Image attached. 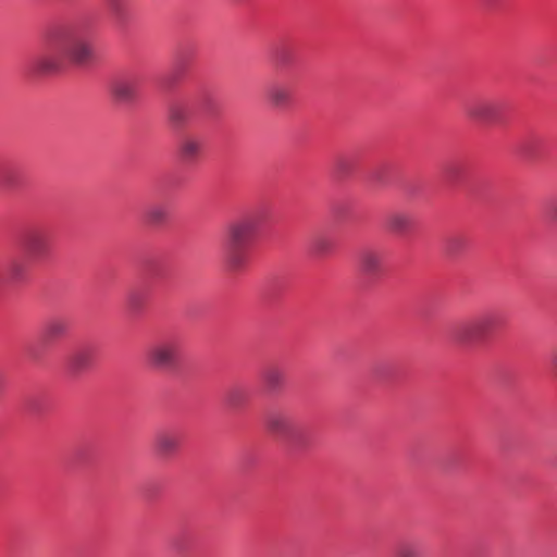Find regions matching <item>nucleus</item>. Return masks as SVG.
Instances as JSON below:
<instances>
[{
    "label": "nucleus",
    "mask_w": 557,
    "mask_h": 557,
    "mask_svg": "<svg viewBox=\"0 0 557 557\" xmlns=\"http://www.w3.org/2000/svg\"><path fill=\"white\" fill-rule=\"evenodd\" d=\"M5 277H3L1 274H0V286L3 284Z\"/></svg>",
    "instance_id": "28"
},
{
    "label": "nucleus",
    "mask_w": 557,
    "mask_h": 557,
    "mask_svg": "<svg viewBox=\"0 0 557 557\" xmlns=\"http://www.w3.org/2000/svg\"><path fill=\"white\" fill-rule=\"evenodd\" d=\"M169 121L176 127L183 126L189 120L187 108L182 104H172L169 109Z\"/></svg>",
    "instance_id": "21"
},
{
    "label": "nucleus",
    "mask_w": 557,
    "mask_h": 557,
    "mask_svg": "<svg viewBox=\"0 0 557 557\" xmlns=\"http://www.w3.org/2000/svg\"><path fill=\"white\" fill-rule=\"evenodd\" d=\"M263 381L270 391H276L285 382V373L276 366L268 367L262 374Z\"/></svg>",
    "instance_id": "17"
},
{
    "label": "nucleus",
    "mask_w": 557,
    "mask_h": 557,
    "mask_svg": "<svg viewBox=\"0 0 557 557\" xmlns=\"http://www.w3.org/2000/svg\"><path fill=\"white\" fill-rule=\"evenodd\" d=\"M226 404L232 408H238L246 401L245 392L240 388H232L227 392L225 396Z\"/></svg>",
    "instance_id": "22"
},
{
    "label": "nucleus",
    "mask_w": 557,
    "mask_h": 557,
    "mask_svg": "<svg viewBox=\"0 0 557 557\" xmlns=\"http://www.w3.org/2000/svg\"><path fill=\"white\" fill-rule=\"evenodd\" d=\"M258 224L252 216H242L225 228L223 260L231 271H240L248 263L249 250L256 238Z\"/></svg>",
    "instance_id": "2"
},
{
    "label": "nucleus",
    "mask_w": 557,
    "mask_h": 557,
    "mask_svg": "<svg viewBox=\"0 0 557 557\" xmlns=\"http://www.w3.org/2000/svg\"><path fill=\"white\" fill-rule=\"evenodd\" d=\"M110 11L113 15V17L122 22L125 17V2L126 0H107Z\"/></svg>",
    "instance_id": "24"
},
{
    "label": "nucleus",
    "mask_w": 557,
    "mask_h": 557,
    "mask_svg": "<svg viewBox=\"0 0 557 557\" xmlns=\"http://www.w3.org/2000/svg\"><path fill=\"white\" fill-rule=\"evenodd\" d=\"M265 98L271 108L283 110L290 106L293 91L286 84L274 83L267 88Z\"/></svg>",
    "instance_id": "9"
},
{
    "label": "nucleus",
    "mask_w": 557,
    "mask_h": 557,
    "mask_svg": "<svg viewBox=\"0 0 557 557\" xmlns=\"http://www.w3.org/2000/svg\"><path fill=\"white\" fill-rule=\"evenodd\" d=\"M465 114L475 123H495L499 116V104L490 98H476L466 104Z\"/></svg>",
    "instance_id": "6"
},
{
    "label": "nucleus",
    "mask_w": 557,
    "mask_h": 557,
    "mask_svg": "<svg viewBox=\"0 0 557 557\" xmlns=\"http://www.w3.org/2000/svg\"><path fill=\"white\" fill-rule=\"evenodd\" d=\"M268 430L283 438L289 440L290 442L304 445V441L300 435L296 432L293 423V419L285 412H272L267 418Z\"/></svg>",
    "instance_id": "7"
},
{
    "label": "nucleus",
    "mask_w": 557,
    "mask_h": 557,
    "mask_svg": "<svg viewBox=\"0 0 557 557\" xmlns=\"http://www.w3.org/2000/svg\"><path fill=\"white\" fill-rule=\"evenodd\" d=\"M360 270L367 275H375L383 267V255L375 249H364L358 257Z\"/></svg>",
    "instance_id": "13"
},
{
    "label": "nucleus",
    "mask_w": 557,
    "mask_h": 557,
    "mask_svg": "<svg viewBox=\"0 0 557 557\" xmlns=\"http://www.w3.org/2000/svg\"><path fill=\"white\" fill-rule=\"evenodd\" d=\"M28 273V264L26 261L14 259L7 268V278L12 282L23 281Z\"/></svg>",
    "instance_id": "18"
},
{
    "label": "nucleus",
    "mask_w": 557,
    "mask_h": 557,
    "mask_svg": "<svg viewBox=\"0 0 557 557\" xmlns=\"http://www.w3.org/2000/svg\"><path fill=\"white\" fill-rule=\"evenodd\" d=\"M47 40L48 51L33 62L34 71L37 73L54 74L62 71L67 63L83 67L95 60L91 44L70 29L51 30Z\"/></svg>",
    "instance_id": "1"
},
{
    "label": "nucleus",
    "mask_w": 557,
    "mask_h": 557,
    "mask_svg": "<svg viewBox=\"0 0 557 557\" xmlns=\"http://www.w3.org/2000/svg\"><path fill=\"white\" fill-rule=\"evenodd\" d=\"M148 364L158 371H170L177 367L180 343L174 338H163L149 346L146 352Z\"/></svg>",
    "instance_id": "4"
},
{
    "label": "nucleus",
    "mask_w": 557,
    "mask_h": 557,
    "mask_svg": "<svg viewBox=\"0 0 557 557\" xmlns=\"http://www.w3.org/2000/svg\"><path fill=\"white\" fill-rule=\"evenodd\" d=\"M497 326V315L483 313L456 325L451 332L453 341L461 347H470L486 341Z\"/></svg>",
    "instance_id": "3"
},
{
    "label": "nucleus",
    "mask_w": 557,
    "mask_h": 557,
    "mask_svg": "<svg viewBox=\"0 0 557 557\" xmlns=\"http://www.w3.org/2000/svg\"><path fill=\"white\" fill-rule=\"evenodd\" d=\"M21 169L13 162L0 163V187L4 189H12L21 183Z\"/></svg>",
    "instance_id": "15"
},
{
    "label": "nucleus",
    "mask_w": 557,
    "mask_h": 557,
    "mask_svg": "<svg viewBox=\"0 0 557 557\" xmlns=\"http://www.w3.org/2000/svg\"><path fill=\"white\" fill-rule=\"evenodd\" d=\"M412 215L405 211H394L386 219L387 228L398 235L406 234L412 227Z\"/></svg>",
    "instance_id": "14"
},
{
    "label": "nucleus",
    "mask_w": 557,
    "mask_h": 557,
    "mask_svg": "<svg viewBox=\"0 0 557 557\" xmlns=\"http://www.w3.org/2000/svg\"><path fill=\"white\" fill-rule=\"evenodd\" d=\"M138 84L133 78H116L110 85L114 99L122 103H131L137 97Z\"/></svg>",
    "instance_id": "10"
},
{
    "label": "nucleus",
    "mask_w": 557,
    "mask_h": 557,
    "mask_svg": "<svg viewBox=\"0 0 557 557\" xmlns=\"http://www.w3.org/2000/svg\"><path fill=\"white\" fill-rule=\"evenodd\" d=\"M69 332V322L62 318L50 319L44 329V335L49 341H57Z\"/></svg>",
    "instance_id": "16"
},
{
    "label": "nucleus",
    "mask_w": 557,
    "mask_h": 557,
    "mask_svg": "<svg viewBox=\"0 0 557 557\" xmlns=\"http://www.w3.org/2000/svg\"><path fill=\"white\" fill-rule=\"evenodd\" d=\"M552 363L557 369V352L553 355L552 357Z\"/></svg>",
    "instance_id": "27"
},
{
    "label": "nucleus",
    "mask_w": 557,
    "mask_h": 557,
    "mask_svg": "<svg viewBox=\"0 0 557 557\" xmlns=\"http://www.w3.org/2000/svg\"><path fill=\"white\" fill-rule=\"evenodd\" d=\"M23 248L32 263H42L51 255V237L44 230H32L23 238Z\"/></svg>",
    "instance_id": "5"
},
{
    "label": "nucleus",
    "mask_w": 557,
    "mask_h": 557,
    "mask_svg": "<svg viewBox=\"0 0 557 557\" xmlns=\"http://www.w3.org/2000/svg\"><path fill=\"white\" fill-rule=\"evenodd\" d=\"M466 244V239L461 236H453L448 239L447 249L450 253L457 252Z\"/></svg>",
    "instance_id": "25"
},
{
    "label": "nucleus",
    "mask_w": 557,
    "mask_h": 557,
    "mask_svg": "<svg viewBox=\"0 0 557 557\" xmlns=\"http://www.w3.org/2000/svg\"><path fill=\"white\" fill-rule=\"evenodd\" d=\"M396 557H420L419 547L413 543L404 542L397 547Z\"/></svg>",
    "instance_id": "23"
},
{
    "label": "nucleus",
    "mask_w": 557,
    "mask_h": 557,
    "mask_svg": "<svg viewBox=\"0 0 557 557\" xmlns=\"http://www.w3.org/2000/svg\"><path fill=\"white\" fill-rule=\"evenodd\" d=\"M181 435L171 430L159 431L153 440V447L158 456L169 458L174 456L181 447Z\"/></svg>",
    "instance_id": "8"
},
{
    "label": "nucleus",
    "mask_w": 557,
    "mask_h": 557,
    "mask_svg": "<svg viewBox=\"0 0 557 557\" xmlns=\"http://www.w3.org/2000/svg\"><path fill=\"white\" fill-rule=\"evenodd\" d=\"M547 216L552 223L557 224V203H554L548 208Z\"/></svg>",
    "instance_id": "26"
},
{
    "label": "nucleus",
    "mask_w": 557,
    "mask_h": 557,
    "mask_svg": "<svg viewBox=\"0 0 557 557\" xmlns=\"http://www.w3.org/2000/svg\"><path fill=\"white\" fill-rule=\"evenodd\" d=\"M202 141L194 135L184 136L178 145V156L185 163H194L200 157Z\"/></svg>",
    "instance_id": "12"
},
{
    "label": "nucleus",
    "mask_w": 557,
    "mask_h": 557,
    "mask_svg": "<svg viewBox=\"0 0 557 557\" xmlns=\"http://www.w3.org/2000/svg\"><path fill=\"white\" fill-rule=\"evenodd\" d=\"M334 248L330 237L324 235L315 236L310 244L311 252L317 257H323L332 252Z\"/></svg>",
    "instance_id": "19"
},
{
    "label": "nucleus",
    "mask_w": 557,
    "mask_h": 557,
    "mask_svg": "<svg viewBox=\"0 0 557 557\" xmlns=\"http://www.w3.org/2000/svg\"><path fill=\"white\" fill-rule=\"evenodd\" d=\"M92 358V351L88 348H78L74 350L67 358V371L73 376L82 374L91 367Z\"/></svg>",
    "instance_id": "11"
},
{
    "label": "nucleus",
    "mask_w": 557,
    "mask_h": 557,
    "mask_svg": "<svg viewBox=\"0 0 557 557\" xmlns=\"http://www.w3.org/2000/svg\"><path fill=\"white\" fill-rule=\"evenodd\" d=\"M145 216L149 224L161 225L168 220L169 212L164 206L153 205L147 209Z\"/></svg>",
    "instance_id": "20"
}]
</instances>
